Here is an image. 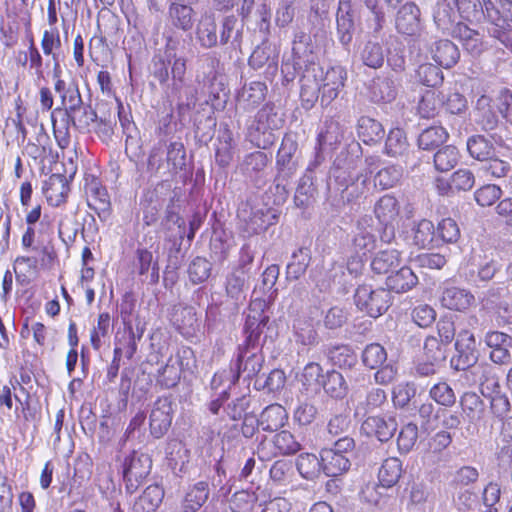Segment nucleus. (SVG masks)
Listing matches in <instances>:
<instances>
[{
	"label": "nucleus",
	"mask_w": 512,
	"mask_h": 512,
	"mask_svg": "<svg viewBox=\"0 0 512 512\" xmlns=\"http://www.w3.org/2000/svg\"><path fill=\"white\" fill-rule=\"evenodd\" d=\"M172 404L167 398H160L155 403L150 413V432L155 438H161L170 428L172 423Z\"/></svg>",
	"instance_id": "16"
},
{
	"label": "nucleus",
	"mask_w": 512,
	"mask_h": 512,
	"mask_svg": "<svg viewBox=\"0 0 512 512\" xmlns=\"http://www.w3.org/2000/svg\"><path fill=\"white\" fill-rule=\"evenodd\" d=\"M357 131L359 138L366 144L378 141L384 134L381 123L369 117L359 119Z\"/></svg>",
	"instance_id": "51"
},
{
	"label": "nucleus",
	"mask_w": 512,
	"mask_h": 512,
	"mask_svg": "<svg viewBox=\"0 0 512 512\" xmlns=\"http://www.w3.org/2000/svg\"><path fill=\"white\" fill-rule=\"evenodd\" d=\"M487 32L501 41L506 40V33L512 26V1L505 0L501 3V10L495 8L493 2H486Z\"/></svg>",
	"instance_id": "8"
},
{
	"label": "nucleus",
	"mask_w": 512,
	"mask_h": 512,
	"mask_svg": "<svg viewBox=\"0 0 512 512\" xmlns=\"http://www.w3.org/2000/svg\"><path fill=\"white\" fill-rule=\"evenodd\" d=\"M486 2L491 0H439L434 10V22L440 30H449L466 20L471 23L487 21Z\"/></svg>",
	"instance_id": "2"
},
{
	"label": "nucleus",
	"mask_w": 512,
	"mask_h": 512,
	"mask_svg": "<svg viewBox=\"0 0 512 512\" xmlns=\"http://www.w3.org/2000/svg\"><path fill=\"white\" fill-rule=\"evenodd\" d=\"M196 38L203 48L215 47L218 43L217 25L212 14H204L196 30Z\"/></svg>",
	"instance_id": "37"
},
{
	"label": "nucleus",
	"mask_w": 512,
	"mask_h": 512,
	"mask_svg": "<svg viewBox=\"0 0 512 512\" xmlns=\"http://www.w3.org/2000/svg\"><path fill=\"white\" fill-rule=\"evenodd\" d=\"M163 497L164 491L160 486L150 485L134 502L132 510L133 512H153L160 505Z\"/></svg>",
	"instance_id": "38"
},
{
	"label": "nucleus",
	"mask_w": 512,
	"mask_h": 512,
	"mask_svg": "<svg viewBox=\"0 0 512 512\" xmlns=\"http://www.w3.org/2000/svg\"><path fill=\"white\" fill-rule=\"evenodd\" d=\"M359 54L362 63L373 69L382 67L386 57L383 46L379 42L372 40L364 43Z\"/></svg>",
	"instance_id": "40"
},
{
	"label": "nucleus",
	"mask_w": 512,
	"mask_h": 512,
	"mask_svg": "<svg viewBox=\"0 0 512 512\" xmlns=\"http://www.w3.org/2000/svg\"><path fill=\"white\" fill-rule=\"evenodd\" d=\"M310 253L307 248H299L293 252L290 262L286 267L287 278L297 280L305 274L309 263Z\"/></svg>",
	"instance_id": "50"
},
{
	"label": "nucleus",
	"mask_w": 512,
	"mask_h": 512,
	"mask_svg": "<svg viewBox=\"0 0 512 512\" xmlns=\"http://www.w3.org/2000/svg\"><path fill=\"white\" fill-rule=\"evenodd\" d=\"M174 323L178 331L185 337L194 335L198 327V319L193 307H180L174 314Z\"/></svg>",
	"instance_id": "43"
},
{
	"label": "nucleus",
	"mask_w": 512,
	"mask_h": 512,
	"mask_svg": "<svg viewBox=\"0 0 512 512\" xmlns=\"http://www.w3.org/2000/svg\"><path fill=\"white\" fill-rule=\"evenodd\" d=\"M447 137L448 133L443 127H429L419 135L418 145L423 150H431L443 144Z\"/></svg>",
	"instance_id": "54"
},
{
	"label": "nucleus",
	"mask_w": 512,
	"mask_h": 512,
	"mask_svg": "<svg viewBox=\"0 0 512 512\" xmlns=\"http://www.w3.org/2000/svg\"><path fill=\"white\" fill-rule=\"evenodd\" d=\"M330 362L339 368L351 369L357 363V354L348 345H336L328 349Z\"/></svg>",
	"instance_id": "47"
},
{
	"label": "nucleus",
	"mask_w": 512,
	"mask_h": 512,
	"mask_svg": "<svg viewBox=\"0 0 512 512\" xmlns=\"http://www.w3.org/2000/svg\"><path fill=\"white\" fill-rule=\"evenodd\" d=\"M296 468L299 474L307 480L315 479L321 468V458L312 453H302L296 459Z\"/></svg>",
	"instance_id": "52"
},
{
	"label": "nucleus",
	"mask_w": 512,
	"mask_h": 512,
	"mask_svg": "<svg viewBox=\"0 0 512 512\" xmlns=\"http://www.w3.org/2000/svg\"><path fill=\"white\" fill-rule=\"evenodd\" d=\"M399 213V202L390 194H385L380 197L374 205L375 217L384 226L391 225L397 219Z\"/></svg>",
	"instance_id": "33"
},
{
	"label": "nucleus",
	"mask_w": 512,
	"mask_h": 512,
	"mask_svg": "<svg viewBox=\"0 0 512 512\" xmlns=\"http://www.w3.org/2000/svg\"><path fill=\"white\" fill-rule=\"evenodd\" d=\"M274 451H266V442L262 441L258 448L257 453L260 459H269L277 455H292L301 450V444L295 439L294 435L287 431L282 430L275 434L272 439Z\"/></svg>",
	"instance_id": "14"
},
{
	"label": "nucleus",
	"mask_w": 512,
	"mask_h": 512,
	"mask_svg": "<svg viewBox=\"0 0 512 512\" xmlns=\"http://www.w3.org/2000/svg\"><path fill=\"white\" fill-rule=\"evenodd\" d=\"M369 219H361L356 227L355 234L352 239V247L357 254V260H353L351 265H355L353 271H357L362 265V256H366L376 247V235ZM350 271L352 269L348 267Z\"/></svg>",
	"instance_id": "10"
},
{
	"label": "nucleus",
	"mask_w": 512,
	"mask_h": 512,
	"mask_svg": "<svg viewBox=\"0 0 512 512\" xmlns=\"http://www.w3.org/2000/svg\"><path fill=\"white\" fill-rule=\"evenodd\" d=\"M165 56L168 64L171 66V90L174 93H179L185 86L187 60L184 57L176 56L175 45L171 39L167 42Z\"/></svg>",
	"instance_id": "21"
},
{
	"label": "nucleus",
	"mask_w": 512,
	"mask_h": 512,
	"mask_svg": "<svg viewBox=\"0 0 512 512\" xmlns=\"http://www.w3.org/2000/svg\"><path fill=\"white\" fill-rule=\"evenodd\" d=\"M433 496L430 488L423 483H413L410 490V512H426L431 510Z\"/></svg>",
	"instance_id": "39"
},
{
	"label": "nucleus",
	"mask_w": 512,
	"mask_h": 512,
	"mask_svg": "<svg viewBox=\"0 0 512 512\" xmlns=\"http://www.w3.org/2000/svg\"><path fill=\"white\" fill-rule=\"evenodd\" d=\"M402 167L397 165H389L380 169L374 175L373 187H379L382 190L394 187L402 178Z\"/></svg>",
	"instance_id": "53"
},
{
	"label": "nucleus",
	"mask_w": 512,
	"mask_h": 512,
	"mask_svg": "<svg viewBox=\"0 0 512 512\" xmlns=\"http://www.w3.org/2000/svg\"><path fill=\"white\" fill-rule=\"evenodd\" d=\"M315 63L314 45L311 36L305 32H298L292 44V61L287 59L282 64V73L287 81L295 78L296 74Z\"/></svg>",
	"instance_id": "6"
},
{
	"label": "nucleus",
	"mask_w": 512,
	"mask_h": 512,
	"mask_svg": "<svg viewBox=\"0 0 512 512\" xmlns=\"http://www.w3.org/2000/svg\"><path fill=\"white\" fill-rule=\"evenodd\" d=\"M263 362L264 357L255 345H244L239 347V354L236 363V379L241 375L245 379H252L257 376L262 369Z\"/></svg>",
	"instance_id": "12"
},
{
	"label": "nucleus",
	"mask_w": 512,
	"mask_h": 512,
	"mask_svg": "<svg viewBox=\"0 0 512 512\" xmlns=\"http://www.w3.org/2000/svg\"><path fill=\"white\" fill-rule=\"evenodd\" d=\"M398 428L396 418L393 416L368 417L361 426L368 436H375L381 442L390 440Z\"/></svg>",
	"instance_id": "17"
},
{
	"label": "nucleus",
	"mask_w": 512,
	"mask_h": 512,
	"mask_svg": "<svg viewBox=\"0 0 512 512\" xmlns=\"http://www.w3.org/2000/svg\"><path fill=\"white\" fill-rule=\"evenodd\" d=\"M484 342L490 349V359L496 364H506L511 359L512 337L504 332L490 330L485 333Z\"/></svg>",
	"instance_id": "13"
},
{
	"label": "nucleus",
	"mask_w": 512,
	"mask_h": 512,
	"mask_svg": "<svg viewBox=\"0 0 512 512\" xmlns=\"http://www.w3.org/2000/svg\"><path fill=\"white\" fill-rule=\"evenodd\" d=\"M432 59L444 68L453 67L460 58L458 47L448 39L435 41L430 47Z\"/></svg>",
	"instance_id": "25"
},
{
	"label": "nucleus",
	"mask_w": 512,
	"mask_h": 512,
	"mask_svg": "<svg viewBox=\"0 0 512 512\" xmlns=\"http://www.w3.org/2000/svg\"><path fill=\"white\" fill-rule=\"evenodd\" d=\"M193 357L192 349L185 347L178 351L175 356H170L165 365L157 370L156 382L162 388H173L181 379V372L184 366H188V362L184 364V360Z\"/></svg>",
	"instance_id": "9"
},
{
	"label": "nucleus",
	"mask_w": 512,
	"mask_h": 512,
	"mask_svg": "<svg viewBox=\"0 0 512 512\" xmlns=\"http://www.w3.org/2000/svg\"><path fill=\"white\" fill-rule=\"evenodd\" d=\"M53 133L58 146L65 149L70 144V125L73 124V115L69 110L55 108L51 111Z\"/></svg>",
	"instance_id": "22"
},
{
	"label": "nucleus",
	"mask_w": 512,
	"mask_h": 512,
	"mask_svg": "<svg viewBox=\"0 0 512 512\" xmlns=\"http://www.w3.org/2000/svg\"><path fill=\"white\" fill-rule=\"evenodd\" d=\"M341 139L340 128L337 122L326 121L317 136V147L324 150L327 146H333Z\"/></svg>",
	"instance_id": "61"
},
{
	"label": "nucleus",
	"mask_w": 512,
	"mask_h": 512,
	"mask_svg": "<svg viewBox=\"0 0 512 512\" xmlns=\"http://www.w3.org/2000/svg\"><path fill=\"white\" fill-rule=\"evenodd\" d=\"M41 47L45 55L52 57L54 61V70L57 71L59 68V52L61 50L62 43L59 30L56 27H51L49 30L44 31Z\"/></svg>",
	"instance_id": "49"
},
{
	"label": "nucleus",
	"mask_w": 512,
	"mask_h": 512,
	"mask_svg": "<svg viewBox=\"0 0 512 512\" xmlns=\"http://www.w3.org/2000/svg\"><path fill=\"white\" fill-rule=\"evenodd\" d=\"M260 427L264 431H277L282 428L287 420L288 414L285 408L280 404H271L267 406L260 414Z\"/></svg>",
	"instance_id": "34"
},
{
	"label": "nucleus",
	"mask_w": 512,
	"mask_h": 512,
	"mask_svg": "<svg viewBox=\"0 0 512 512\" xmlns=\"http://www.w3.org/2000/svg\"><path fill=\"white\" fill-rule=\"evenodd\" d=\"M387 360L385 348L378 343H371L365 347L362 353L364 365L370 369H376Z\"/></svg>",
	"instance_id": "60"
},
{
	"label": "nucleus",
	"mask_w": 512,
	"mask_h": 512,
	"mask_svg": "<svg viewBox=\"0 0 512 512\" xmlns=\"http://www.w3.org/2000/svg\"><path fill=\"white\" fill-rule=\"evenodd\" d=\"M325 375L322 374V367L315 362L308 363L301 375V382L307 390L317 391Z\"/></svg>",
	"instance_id": "63"
},
{
	"label": "nucleus",
	"mask_w": 512,
	"mask_h": 512,
	"mask_svg": "<svg viewBox=\"0 0 512 512\" xmlns=\"http://www.w3.org/2000/svg\"><path fill=\"white\" fill-rule=\"evenodd\" d=\"M346 70L341 66L323 70L317 63H312L302 71L300 76V97L305 108H311L319 98L322 105H329L336 99L345 85Z\"/></svg>",
	"instance_id": "1"
},
{
	"label": "nucleus",
	"mask_w": 512,
	"mask_h": 512,
	"mask_svg": "<svg viewBox=\"0 0 512 512\" xmlns=\"http://www.w3.org/2000/svg\"><path fill=\"white\" fill-rule=\"evenodd\" d=\"M152 467V461L147 454L134 452L125 462L124 480L129 491H134L145 479Z\"/></svg>",
	"instance_id": "11"
},
{
	"label": "nucleus",
	"mask_w": 512,
	"mask_h": 512,
	"mask_svg": "<svg viewBox=\"0 0 512 512\" xmlns=\"http://www.w3.org/2000/svg\"><path fill=\"white\" fill-rule=\"evenodd\" d=\"M321 387L332 398L341 399L348 391L344 376L335 370L328 371L321 382Z\"/></svg>",
	"instance_id": "45"
},
{
	"label": "nucleus",
	"mask_w": 512,
	"mask_h": 512,
	"mask_svg": "<svg viewBox=\"0 0 512 512\" xmlns=\"http://www.w3.org/2000/svg\"><path fill=\"white\" fill-rule=\"evenodd\" d=\"M397 85L389 77L376 79L371 87V98L375 102H391L396 98Z\"/></svg>",
	"instance_id": "48"
},
{
	"label": "nucleus",
	"mask_w": 512,
	"mask_h": 512,
	"mask_svg": "<svg viewBox=\"0 0 512 512\" xmlns=\"http://www.w3.org/2000/svg\"><path fill=\"white\" fill-rule=\"evenodd\" d=\"M237 215L243 224V231L248 236H252L264 232L276 224L279 211L258 198H250L240 204Z\"/></svg>",
	"instance_id": "3"
},
{
	"label": "nucleus",
	"mask_w": 512,
	"mask_h": 512,
	"mask_svg": "<svg viewBox=\"0 0 512 512\" xmlns=\"http://www.w3.org/2000/svg\"><path fill=\"white\" fill-rule=\"evenodd\" d=\"M418 282L417 276L411 268L403 266L386 279V290L396 293H404L412 289Z\"/></svg>",
	"instance_id": "36"
},
{
	"label": "nucleus",
	"mask_w": 512,
	"mask_h": 512,
	"mask_svg": "<svg viewBox=\"0 0 512 512\" xmlns=\"http://www.w3.org/2000/svg\"><path fill=\"white\" fill-rule=\"evenodd\" d=\"M407 237L411 239V243L418 248H428L435 241H438L434 224L427 219H422L414 223Z\"/></svg>",
	"instance_id": "31"
},
{
	"label": "nucleus",
	"mask_w": 512,
	"mask_h": 512,
	"mask_svg": "<svg viewBox=\"0 0 512 512\" xmlns=\"http://www.w3.org/2000/svg\"><path fill=\"white\" fill-rule=\"evenodd\" d=\"M356 306L370 317L381 316L390 306L391 296L388 290L378 288L373 290L368 285L359 286L355 292Z\"/></svg>",
	"instance_id": "7"
},
{
	"label": "nucleus",
	"mask_w": 512,
	"mask_h": 512,
	"mask_svg": "<svg viewBox=\"0 0 512 512\" xmlns=\"http://www.w3.org/2000/svg\"><path fill=\"white\" fill-rule=\"evenodd\" d=\"M283 120L278 117L272 103H266L255 115L248 127V137L258 148L266 149L274 144V131L282 127Z\"/></svg>",
	"instance_id": "4"
},
{
	"label": "nucleus",
	"mask_w": 512,
	"mask_h": 512,
	"mask_svg": "<svg viewBox=\"0 0 512 512\" xmlns=\"http://www.w3.org/2000/svg\"><path fill=\"white\" fill-rule=\"evenodd\" d=\"M323 472L328 477H336L347 472L351 466L350 460L344 454H338L330 449L320 452Z\"/></svg>",
	"instance_id": "28"
},
{
	"label": "nucleus",
	"mask_w": 512,
	"mask_h": 512,
	"mask_svg": "<svg viewBox=\"0 0 512 512\" xmlns=\"http://www.w3.org/2000/svg\"><path fill=\"white\" fill-rule=\"evenodd\" d=\"M333 176L341 199L349 204L359 203L374 188L371 184L370 173H354L342 168H336Z\"/></svg>",
	"instance_id": "5"
},
{
	"label": "nucleus",
	"mask_w": 512,
	"mask_h": 512,
	"mask_svg": "<svg viewBox=\"0 0 512 512\" xmlns=\"http://www.w3.org/2000/svg\"><path fill=\"white\" fill-rule=\"evenodd\" d=\"M249 65L254 69L268 65L272 72L277 70V57L269 47H257L249 58Z\"/></svg>",
	"instance_id": "59"
},
{
	"label": "nucleus",
	"mask_w": 512,
	"mask_h": 512,
	"mask_svg": "<svg viewBox=\"0 0 512 512\" xmlns=\"http://www.w3.org/2000/svg\"><path fill=\"white\" fill-rule=\"evenodd\" d=\"M233 139L230 132H225L218 138L215 161L221 167H226L233 159Z\"/></svg>",
	"instance_id": "62"
},
{
	"label": "nucleus",
	"mask_w": 512,
	"mask_h": 512,
	"mask_svg": "<svg viewBox=\"0 0 512 512\" xmlns=\"http://www.w3.org/2000/svg\"><path fill=\"white\" fill-rule=\"evenodd\" d=\"M464 419L470 424L479 423L485 415V403L475 392H465L460 397Z\"/></svg>",
	"instance_id": "30"
},
{
	"label": "nucleus",
	"mask_w": 512,
	"mask_h": 512,
	"mask_svg": "<svg viewBox=\"0 0 512 512\" xmlns=\"http://www.w3.org/2000/svg\"><path fill=\"white\" fill-rule=\"evenodd\" d=\"M447 31L450 32L454 38L458 39L463 48L472 56H479L487 49L480 33L471 29L464 23L454 24V27Z\"/></svg>",
	"instance_id": "18"
},
{
	"label": "nucleus",
	"mask_w": 512,
	"mask_h": 512,
	"mask_svg": "<svg viewBox=\"0 0 512 512\" xmlns=\"http://www.w3.org/2000/svg\"><path fill=\"white\" fill-rule=\"evenodd\" d=\"M408 149L405 133L400 128L390 130L385 144V153L391 157L403 155Z\"/></svg>",
	"instance_id": "56"
},
{
	"label": "nucleus",
	"mask_w": 512,
	"mask_h": 512,
	"mask_svg": "<svg viewBox=\"0 0 512 512\" xmlns=\"http://www.w3.org/2000/svg\"><path fill=\"white\" fill-rule=\"evenodd\" d=\"M55 84L54 90L60 96L64 110L76 112L82 105V99L79 89L73 82L66 83L60 79L57 74H54Z\"/></svg>",
	"instance_id": "27"
},
{
	"label": "nucleus",
	"mask_w": 512,
	"mask_h": 512,
	"mask_svg": "<svg viewBox=\"0 0 512 512\" xmlns=\"http://www.w3.org/2000/svg\"><path fill=\"white\" fill-rule=\"evenodd\" d=\"M267 321L268 317L262 313H256V315L248 314L244 326V332L246 334L245 345H255Z\"/></svg>",
	"instance_id": "58"
},
{
	"label": "nucleus",
	"mask_w": 512,
	"mask_h": 512,
	"mask_svg": "<svg viewBox=\"0 0 512 512\" xmlns=\"http://www.w3.org/2000/svg\"><path fill=\"white\" fill-rule=\"evenodd\" d=\"M401 474V461L396 457H390L383 461L378 472V479L381 486L390 488L399 481Z\"/></svg>",
	"instance_id": "42"
},
{
	"label": "nucleus",
	"mask_w": 512,
	"mask_h": 512,
	"mask_svg": "<svg viewBox=\"0 0 512 512\" xmlns=\"http://www.w3.org/2000/svg\"><path fill=\"white\" fill-rule=\"evenodd\" d=\"M316 187L313 182V176L305 173L299 180L296 188L294 202L298 207H306L314 198Z\"/></svg>",
	"instance_id": "55"
},
{
	"label": "nucleus",
	"mask_w": 512,
	"mask_h": 512,
	"mask_svg": "<svg viewBox=\"0 0 512 512\" xmlns=\"http://www.w3.org/2000/svg\"><path fill=\"white\" fill-rule=\"evenodd\" d=\"M440 301L449 310L465 311L474 304L475 297L464 288L452 286L443 290Z\"/></svg>",
	"instance_id": "23"
},
{
	"label": "nucleus",
	"mask_w": 512,
	"mask_h": 512,
	"mask_svg": "<svg viewBox=\"0 0 512 512\" xmlns=\"http://www.w3.org/2000/svg\"><path fill=\"white\" fill-rule=\"evenodd\" d=\"M169 19L172 25L183 31H188L193 26V9L185 4L172 2L169 6Z\"/></svg>",
	"instance_id": "44"
},
{
	"label": "nucleus",
	"mask_w": 512,
	"mask_h": 512,
	"mask_svg": "<svg viewBox=\"0 0 512 512\" xmlns=\"http://www.w3.org/2000/svg\"><path fill=\"white\" fill-rule=\"evenodd\" d=\"M267 86L260 81L245 84L237 93V106L245 111H250L260 105L266 98Z\"/></svg>",
	"instance_id": "20"
},
{
	"label": "nucleus",
	"mask_w": 512,
	"mask_h": 512,
	"mask_svg": "<svg viewBox=\"0 0 512 512\" xmlns=\"http://www.w3.org/2000/svg\"><path fill=\"white\" fill-rule=\"evenodd\" d=\"M467 150L472 158L481 162L495 155L493 144L482 135L470 137L467 141Z\"/></svg>",
	"instance_id": "46"
},
{
	"label": "nucleus",
	"mask_w": 512,
	"mask_h": 512,
	"mask_svg": "<svg viewBox=\"0 0 512 512\" xmlns=\"http://www.w3.org/2000/svg\"><path fill=\"white\" fill-rule=\"evenodd\" d=\"M500 270L498 261L491 259L480 264L477 270H471L466 276V280L475 287H483L492 280L495 274Z\"/></svg>",
	"instance_id": "41"
},
{
	"label": "nucleus",
	"mask_w": 512,
	"mask_h": 512,
	"mask_svg": "<svg viewBox=\"0 0 512 512\" xmlns=\"http://www.w3.org/2000/svg\"><path fill=\"white\" fill-rule=\"evenodd\" d=\"M351 0H339L337 11V35L343 45H349L353 38L354 22L351 14Z\"/></svg>",
	"instance_id": "26"
},
{
	"label": "nucleus",
	"mask_w": 512,
	"mask_h": 512,
	"mask_svg": "<svg viewBox=\"0 0 512 512\" xmlns=\"http://www.w3.org/2000/svg\"><path fill=\"white\" fill-rule=\"evenodd\" d=\"M257 499L254 492L238 491L234 493L230 500V509L232 512H251Z\"/></svg>",
	"instance_id": "64"
},
{
	"label": "nucleus",
	"mask_w": 512,
	"mask_h": 512,
	"mask_svg": "<svg viewBox=\"0 0 512 512\" xmlns=\"http://www.w3.org/2000/svg\"><path fill=\"white\" fill-rule=\"evenodd\" d=\"M295 342L303 347H312L318 343V334L313 321L305 316L297 317L293 322Z\"/></svg>",
	"instance_id": "32"
},
{
	"label": "nucleus",
	"mask_w": 512,
	"mask_h": 512,
	"mask_svg": "<svg viewBox=\"0 0 512 512\" xmlns=\"http://www.w3.org/2000/svg\"><path fill=\"white\" fill-rule=\"evenodd\" d=\"M396 30L406 36H417L420 34L422 25L420 10L412 2H407L400 7L395 18Z\"/></svg>",
	"instance_id": "15"
},
{
	"label": "nucleus",
	"mask_w": 512,
	"mask_h": 512,
	"mask_svg": "<svg viewBox=\"0 0 512 512\" xmlns=\"http://www.w3.org/2000/svg\"><path fill=\"white\" fill-rule=\"evenodd\" d=\"M37 255L34 256H18L14 261V270L17 269L21 273L35 274L39 268H46L51 265L54 260V252L48 246H42L39 251H35Z\"/></svg>",
	"instance_id": "19"
},
{
	"label": "nucleus",
	"mask_w": 512,
	"mask_h": 512,
	"mask_svg": "<svg viewBox=\"0 0 512 512\" xmlns=\"http://www.w3.org/2000/svg\"><path fill=\"white\" fill-rule=\"evenodd\" d=\"M209 484L206 481H199L189 485L185 490L181 501L182 512H197L209 498Z\"/></svg>",
	"instance_id": "24"
},
{
	"label": "nucleus",
	"mask_w": 512,
	"mask_h": 512,
	"mask_svg": "<svg viewBox=\"0 0 512 512\" xmlns=\"http://www.w3.org/2000/svg\"><path fill=\"white\" fill-rule=\"evenodd\" d=\"M69 192V185L64 176L53 174L43 187V193L51 206H60L65 202Z\"/></svg>",
	"instance_id": "29"
},
{
	"label": "nucleus",
	"mask_w": 512,
	"mask_h": 512,
	"mask_svg": "<svg viewBox=\"0 0 512 512\" xmlns=\"http://www.w3.org/2000/svg\"><path fill=\"white\" fill-rule=\"evenodd\" d=\"M459 161V152L455 146L447 145L439 149L434 155V165L438 171L446 172L452 169Z\"/></svg>",
	"instance_id": "57"
},
{
	"label": "nucleus",
	"mask_w": 512,
	"mask_h": 512,
	"mask_svg": "<svg viewBox=\"0 0 512 512\" xmlns=\"http://www.w3.org/2000/svg\"><path fill=\"white\" fill-rule=\"evenodd\" d=\"M401 262V253L397 249H384L377 252L371 261V269L376 274H387L396 269Z\"/></svg>",
	"instance_id": "35"
}]
</instances>
